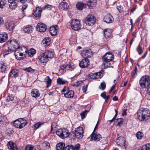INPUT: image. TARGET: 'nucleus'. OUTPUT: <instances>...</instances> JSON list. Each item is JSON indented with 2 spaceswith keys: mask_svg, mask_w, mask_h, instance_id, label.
Instances as JSON below:
<instances>
[{
  "mask_svg": "<svg viewBox=\"0 0 150 150\" xmlns=\"http://www.w3.org/2000/svg\"><path fill=\"white\" fill-rule=\"evenodd\" d=\"M139 84L143 88H147L148 94L150 95V76L145 75L142 76L139 80Z\"/></svg>",
  "mask_w": 150,
  "mask_h": 150,
  "instance_id": "obj_1",
  "label": "nucleus"
},
{
  "mask_svg": "<svg viewBox=\"0 0 150 150\" xmlns=\"http://www.w3.org/2000/svg\"><path fill=\"white\" fill-rule=\"evenodd\" d=\"M150 116V111L147 109H141L137 112V117L141 121L148 120Z\"/></svg>",
  "mask_w": 150,
  "mask_h": 150,
  "instance_id": "obj_2",
  "label": "nucleus"
},
{
  "mask_svg": "<svg viewBox=\"0 0 150 150\" xmlns=\"http://www.w3.org/2000/svg\"><path fill=\"white\" fill-rule=\"evenodd\" d=\"M53 52L50 50H47L40 55L38 59L41 62L46 63L53 57Z\"/></svg>",
  "mask_w": 150,
  "mask_h": 150,
  "instance_id": "obj_3",
  "label": "nucleus"
},
{
  "mask_svg": "<svg viewBox=\"0 0 150 150\" xmlns=\"http://www.w3.org/2000/svg\"><path fill=\"white\" fill-rule=\"evenodd\" d=\"M114 58V56L112 53L110 52H107L102 57V59L104 62L102 65V67L103 68H106L110 67V66L108 65V63L112 61Z\"/></svg>",
  "mask_w": 150,
  "mask_h": 150,
  "instance_id": "obj_4",
  "label": "nucleus"
},
{
  "mask_svg": "<svg viewBox=\"0 0 150 150\" xmlns=\"http://www.w3.org/2000/svg\"><path fill=\"white\" fill-rule=\"evenodd\" d=\"M27 48L24 47L22 46L16 49L15 51V55L16 58L18 60H21L23 55H25L27 53Z\"/></svg>",
  "mask_w": 150,
  "mask_h": 150,
  "instance_id": "obj_5",
  "label": "nucleus"
},
{
  "mask_svg": "<svg viewBox=\"0 0 150 150\" xmlns=\"http://www.w3.org/2000/svg\"><path fill=\"white\" fill-rule=\"evenodd\" d=\"M27 124L26 120L23 118H20L15 120L14 122L13 126L16 127L21 129Z\"/></svg>",
  "mask_w": 150,
  "mask_h": 150,
  "instance_id": "obj_6",
  "label": "nucleus"
},
{
  "mask_svg": "<svg viewBox=\"0 0 150 150\" xmlns=\"http://www.w3.org/2000/svg\"><path fill=\"white\" fill-rule=\"evenodd\" d=\"M96 20V18L93 15L89 14L86 17L85 22L87 25L92 26L95 23Z\"/></svg>",
  "mask_w": 150,
  "mask_h": 150,
  "instance_id": "obj_7",
  "label": "nucleus"
},
{
  "mask_svg": "<svg viewBox=\"0 0 150 150\" xmlns=\"http://www.w3.org/2000/svg\"><path fill=\"white\" fill-rule=\"evenodd\" d=\"M57 135L62 139L67 137L69 135L68 130L65 129H60L56 131Z\"/></svg>",
  "mask_w": 150,
  "mask_h": 150,
  "instance_id": "obj_8",
  "label": "nucleus"
},
{
  "mask_svg": "<svg viewBox=\"0 0 150 150\" xmlns=\"http://www.w3.org/2000/svg\"><path fill=\"white\" fill-rule=\"evenodd\" d=\"M83 130L82 127H79L76 129L74 132L73 133L77 138L81 139L83 136Z\"/></svg>",
  "mask_w": 150,
  "mask_h": 150,
  "instance_id": "obj_9",
  "label": "nucleus"
},
{
  "mask_svg": "<svg viewBox=\"0 0 150 150\" xmlns=\"http://www.w3.org/2000/svg\"><path fill=\"white\" fill-rule=\"evenodd\" d=\"M71 26L72 29L77 30L81 28V25L79 20L75 19L72 21L71 23Z\"/></svg>",
  "mask_w": 150,
  "mask_h": 150,
  "instance_id": "obj_10",
  "label": "nucleus"
},
{
  "mask_svg": "<svg viewBox=\"0 0 150 150\" xmlns=\"http://www.w3.org/2000/svg\"><path fill=\"white\" fill-rule=\"evenodd\" d=\"M81 54L84 58H90L92 55V52L90 49H85L81 51Z\"/></svg>",
  "mask_w": 150,
  "mask_h": 150,
  "instance_id": "obj_11",
  "label": "nucleus"
},
{
  "mask_svg": "<svg viewBox=\"0 0 150 150\" xmlns=\"http://www.w3.org/2000/svg\"><path fill=\"white\" fill-rule=\"evenodd\" d=\"M50 143L46 141H45L40 144L38 148L40 150H47L50 147Z\"/></svg>",
  "mask_w": 150,
  "mask_h": 150,
  "instance_id": "obj_12",
  "label": "nucleus"
},
{
  "mask_svg": "<svg viewBox=\"0 0 150 150\" xmlns=\"http://www.w3.org/2000/svg\"><path fill=\"white\" fill-rule=\"evenodd\" d=\"M63 92H65L64 93L65 97L67 98H71L73 97L74 95V93L72 90L67 89L66 90L65 88H64L62 90Z\"/></svg>",
  "mask_w": 150,
  "mask_h": 150,
  "instance_id": "obj_13",
  "label": "nucleus"
},
{
  "mask_svg": "<svg viewBox=\"0 0 150 150\" xmlns=\"http://www.w3.org/2000/svg\"><path fill=\"white\" fill-rule=\"evenodd\" d=\"M36 29L38 31L40 32H43L46 31L47 28L45 24L40 23L37 25Z\"/></svg>",
  "mask_w": 150,
  "mask_h": 150,
  "instance_id": "obj_14",
  "label": "nucleus"
},
{
  "mask_svg": "<svg viewBox=\"0 0 150 150\" xmlns=\"http://www.w3.org/2000/svg\"><path fill=\"white\" fill-rule=\"evenodd\" d=\"M14 22L10 20L8 21L5 24L6 29L10 31L12 30L14 28Z\"/></svg>",
  "mask_w": 150,
  "mask_h": 150,
  "instance_id": "obj_15",
  "label": "nucleus"
},
{
  "mask_svg": "<svg viewBox=\"0 0 150 150\" xmlns=\"http://www.w3.org/2000/svg\"><path fill=\"white\" fill-rule=\"evenodd\" d=\"M89 64V61L87 58H84L80 62L79 66L81 68H85L88 66Z\"/></svg>",
  "mask_w": 150,
  "mask_h": 150,
  "instance_id": "obj_16",
  "label": "nucleus"
},
{
  "mask_svg": "<svg viewBox=\"0 0 150 150\" xmlns=\"http://www.w3.org/2000/svg\"><path fill=\"white\" fill-rule=\"evenodd\" d=\"M8 44L12 47H13L16 49L21 47L19 46V43L18 41L15 40H12L10 41H9Z\"/></svg>",
  "mask_w": 150,
  "mask_h": 150,
  "instance_id": "obj_17",
  "label": "nucleus"
},
{
  "mask_svg": "<svg viewBox=\"0 0 150 150\" xmlns=\"http://www.w3.org/2000/svg\"><path fill=\"white\" fill-rule=\"evenodd\" d=\"M95 132H93L91 135V139L96 141H99L102 138L101 135L99 133Z\"/></svg>",
  "mask_w": 150,
  "mask_h": 150,
  "instance_id": "obj_18",
  "label": "nucleus"
},
{
  "mask_svg": "<svg viewBox=\"0 0 150 150\" xmlns=\"http://www.w3.org/2000/svg\"><path fill=\"white\" fill-rule=\"evenodd\" d=\"M43 8H42L39 7H36L35 9H34L33 11V14L35 17L38 18L40 17L41 13Z\"/></svg>",
  "mask_w": 150,
  "mask_h": 150,
  "instance_id": "obj_19",
  "label": "nucleus"
},
{
  "mask_svg": "<svg viewBox=\"0 0 150 150\" xmlns=\"http://www.w3.org/2000/svg\"><path fill=\"white\" fill-rule=\"evenodd\" d=\"M58 28L57 25L51 27L49 30L51 35L53 36L56 35L57 34Z\"/></svg>",
  "mask_w": 150,
  "mask_h": 150,
  "instance_id": "obj_20",
  "label": "nucleus"
},
{
  "mask_svg": "<svg viewBox=\"0 0 150 150\" xmlns=\"http://www.w3.org/2000/svg\"><path fill=\"white\" fill-rule=\"evenodd\" d=\"M116 142L118 145L122 147H125L126 145V141L125 138L122 137H119L116 140Z\"/></svg>",
  "mask_w": 150,
  "mask_h": 150,
  "instance_id": "obj_21",
  "label": "nucleus"
},
{
  "mask_svg": "<svg viewBox=\"0 0 150 150\" xmlns=\"http://www.w3.org/2000/svg\"><path fill=\"white\" fill-rule=\"evenodd\" d=\"M103 20L105 22L110 23L113 22V18L111 14H108L104 17Z\"/></svg>",
  "mask_w": 150,
  "mask_h": 150,
  "instance_id": "obj_22",
  "label": "nucleus"
},
{
  "mask_svg": "<svg viewBox=\"0 0 150 150\" xmlns=\"http://www.w3.org/2000/svg\"><path fill=\"white\" fill-rule=\"evenodd\" d=\"M69 8V5L66 2H61L59 5V8L61 10H67Z\"/></svg>",
  "mask_w": 150,
  "mask_h": 150,
  "instance_id": "obj_23",
  "label": "nucleus"
},
{
  "mask_svg": "<svg viewBox=\"0 0 150 150\" xmlns=\"http://www.w3.org/2000/svg\"><path fill=\"white\" fill-rule=\"evenodd\" d=\"M8 39V35L6 33L0 34V42H4L6 41Z\"/></svg>",
  "mask_w": 150,
  "mask_h": 150,
  "instance_id": "obj_24",
  "label": "nucleus"
},
{
  "mask_svg": "<svg viewBox=\"0 0 150 150\" xmlns=\"http://www.w3.org/2000/svg\"><path fill=\"white\" fill-rule=\"evenodd\" d=\"M7 145L8 148L9 149L13 150H18L16 144L10 141L8 142Z\"/></svg>",
  "mask_w": 150,
  "mask_h": 150,
  "instance_id": "obj_25",
  "label": "nucleus"
},
{
  "mask_svg": "<svg viewBox=\"0 0 150 150\" xmlns=\"http://www.w3.org/2000/svg\"><path fill=\"white\" fill-rule=\"evenodd\" d=\"M112 30L109 28L106 29L104 30V35L106 38L110 37L111 35Z\"/></svg>",
  "mask_w": 150,
  "mask_h": 150,
  "instance_id": "obj_26",
  "label": "nucleus"
},
{
  "mask_svg": "<svg viewBox=\"0 0 150 150\" xmlns=\"http://www.w3.org/2000/svg\"><path fill=\"white\" fill-rule=\"evenodd\" d=\"M76 6L78 9L82 10L83 9L85 8L86 7V5L85 3L80 2L76 4Z\"/></svg>",
  "mask_w": 150,
  "mask_h": 150,
  "instance_id": "obj_27",
  "label": "nucleus"
},
{
  "mask_svg": "<svg viewBox=\"0 0 150 150\" xmlns=\"http://www.w3.org/2000/svg\"><path fill=\"white\" fill-rule=\"evenodd\" d=\"M40 95L38 91L36 89H33L31 91V95L33 97L37 98L39 97Z\"/></svg>",
  "mask_w": 150,
  "mask_h": 150,
  "instance_id": "obj_28",
  "label": "nucleus"
},
{
  "mask_svg": "<svg viewBox=\"0 0 150 150\" xmlns=\"http://www.w3.org/2000/svg\"><path fill=\"white\" fill-rule=\"evenodd\" d=\"M18 71L17 70L14 69L10 72L9 76L12 77L16 78L18 75Z\"/></svg>",
  "mask_w": 150,
  "mask_h": 150,
  "instance_id": "obj_29",
  "label": "nucleus"
},
{
  "mask_svg": "<svg viewBox=\"0 0 150 150\" xmlns=\"http://www.w3.org/2000/svg\"><path fill=\"white\" fill-rule=\"evenodd\" d=\"M65 144L64 143H59L56 145V150H64Z\"/></svg>",
  "mask_w": 150,
  "mask_h": 150,
  "instance_id": "obj_30",
  "label": "nucleus"
},
{
  "mask_svg": "<svg viewBox=\"0 0 150 150\" xmlns=\"http://www.w3.org/2000/svg\"><path fill=\"white\" fill-rule=\"evenodd\" d=\"M57 84L59 85H63L67 81L62 78L59 77L57 79Z\"/></svg>",
  "mask_w": 150,
  "mask_h": 150,
  "instance_id": "obj_31",
  "label": "nucleus"
},
{
  "mask_svg": "<svg viewBox=\"0 0 150 150\" xmlns=\"http://www.w3.org/2000/svg\"><path fill=\"white\" fill-rule=\"evenodd\" d=\"M9 8L12 9H15L17 7V1L9 2Z\"/></svg>",
  "mask_w": 150,
  "mask_h": 150,
  "instance_id": "obj_32",
  "label": "nucleus"
},
{
  "mask_svg": "<svg viewBox=\"0 0 150 150\" xmlns=\"http://www.w3.org/2000/svg\"><path fill=\"white\" fill-rule=\"evenodd\" d=\"M44 81L47 84V88H48L50 86L52 82L51 79L50 78L49 76L46 77L44 79Z\"/></svg>",
  "mask_w": 150,
  "mask_h": 150,
  "instance_id": "obj_33",
  "label": "nucleus"
},
{
  "mask_svg": "<svg viewBox=\"0 0 150 150\" xmlns=\"http://www.w3.org/2000/svg\"><path fill=\"white\" fill-rule=\"evenodd\" d=\"M100 73H97L95 74L90 75L88 77L89 79H96L99 78V76H100Z\"/></svg>",
  "mask_w": 150,
  "mask_h": 150,
  "instance_id": "obj_34",
  "label": "nucleus"
},
{
  "mask_svg": "<svg viewBox=\"0 0 150 150\" xmlns=\"http://www.w3.org/2000/svg\"><path fill=\"white\" fill-rule=\"evenodd\" d=\"M33 28L32 26H28L24 28V31L27 33H31L33 30Z\"/></svg>",
  "mask_w": 150,
  "mask_h": 150,
  "instance_id": "obj_35",
  "label": "nucleus"
},
{
  "mask_svg": "<svg viewBox=\"0 0 150 150\" xmlns=\"http://www.w3.org/2000/svg\"><path fill=\"white\" fill-rule=\"evenodd\" d=\"M50 41L51 39L47 37L44 38L42 40V42L44 44H45L47 45H49Z\"/></svg>",
  "mask_w": 150,
  "mask_h": 150,
  "instance_id": "obj_36",
  "label": "nucleus"
},
{
  "mask_svg": "<svg viewBox=\"0 0 150 150\" xmlns=\"http://www.w3.org/2000/svg\"><path fill=\"white\" fill-rule=\"evenodd\" d=\"M144 136V134L142 132L139 131L136 134V137L138 139H141Z\"/></svg>",
  "mask_w": 150,
  "mask_h": 150,
  "instance_id": "obj_37",
  "label": "nucleus"
},
{
  "mask_svg": "<svg viewBox=\"0 0 150 150\" xmlns=\"http://www.w3.org/2000/svg\"><path fill=\"white\" fill-rule=\"evenodd\" d=\"M36 50L33 49H31L28 51V54L29 56L32 57L35 54Z\"/></svg>",
  "mask_w": 150,
  "mask_h": 150,
  "instance_id": "obj_38",
  "label": "nucleus"
},
{
  "mask_svg": "<svg viewBox=\"0 0 150 150\" xmlns=\"http://www.w3.org/2000/svg\"><path fill=\"white\" fill-rule=\"evenodd\" d=\"M6 69V67L4 63H0V72H3Z\"/></svg>",
  "mask_w": 150,
  "mask_h": 150,
  "instance_id": "obj_39",
  "label": "nucleus"
},
{
  "mask_svg": "<svg viewBox=\"0 0 150 150\" xmlns=\"http://www.w3.org/2000/svg\"><path fill=\"white\" fill-rule=\"evenodd\" d=\"M25 150H36V149L33 146L30 145H27L25 148Z\"/></svg>",
  "mask_w": 150,
  "mask_h": 150,
  "instance_id": "obj_40",
  "label": "nucleus"
},
{
  "mask_svg": "<svg viewBox=\"0 0 150 150\" xmlns=\"http://www.w3.org/2000/svg\"><path fill=\"white\" fill-rule=\"evenodd\" d=\"M137 50L139 54H142L143 52V50L140 44L137 47Z\"/></svg>",
  "mask_w": 150,
  "mask_h": 150,
  "instance_id": "obj_41",
  "label": "nucleus"
},
{
  "mask_svg": "<svg viewBox=\"0 0 150 150\" xmlns=\"http://www.w3.org/2000/svg\"><path fill=\"white\" fill-rule=\"evenodd\" d=\"M43 123L41 122H39L36 123L34 125V129L36 130L39 128L41 125L43 124Z\"/></svg>",
  "mask_w": 150,
  "mask_h": 150,
  "instance_id": "obj_42",
  "label": "nucleus"
},
{
  "mask_svg": "<svg viewBox=\"0 0 150 150\" xmlns=\"http://www.w3.org/2000/svg\"><path fill=\"white\" fill-rule=\"evenodd\" d=\"M13 51V50L8 47L7 49L5 50L4 54V55H6L11 53Z\"/></svg>",
  "mask_w": 150,
  "mask_h": 150,
  "instance_id": "obj_43",
  "label": "nucleus"
},
{
  "mask_svg": "<svg viewBox=\"0 0 150 150\" xmlns=\"http://www.w3.org/2000/svg\"><path fill=\"white\" fill-rule=\"evenodd\" d=\"M88 112V111L86 110L81 113L80 115L82 119H83L85 118V116L86 115Z\"/></svg>",
  "mask_w": 150,
  "mask_h": 150,
  "instance_id": "obj_44",
  "label": "nucleus"
},
{
  "mask_svg": "<svg viewBox=\"0 0 150 150\" xmlns=\"http://www.w3.org/2000/svg\"><path fill=\"white\" fill-rule=\"evenodd\" d=\"M64 150H74V146L71 145H68L64 148Z\"/></svg>",
  "mask_w": 150,
  "mask_h": 150,
  "instance_id": "obj_45",
  "label": "nucleus"
},
{
  "mask_svg": "<svg viewBox=\"0 0 150 150\" xmlns=\"http://www.w3.org/2000/svg\"><path fill=\"white\" fill-rule=\"evenodd\" d=\"M25 71L28 72H33L35 71V70L32 69L31 67H30L28 68H25L23 69Z\"/></svg>",
  "mask_w": 150,
  "mask_h": 150,
  "instance_id": "obj_46",
  "label": "nucleus"
},
{
  "mask_svg": "<svg viewBox=\"0 0 150 150\" xmlns=\"http://www.w3.org/2000/svg\"><path fill=\"white\" fill-rule=\"evenodd\" d=\"M94 3L95 4V5H96V4H95V1H94V0H93V1L89 0L88 1V6L89 7H92L93 6V5H94V4H93Z\"/></svg>",
  "mask_w": 150,
  "mask_h": 150,
  "instance_id": "obj_47",
  "label": "nucleus"
},
{
  "mask_svg": "<svg viewBox=\"0 0 150 150\" xmlns=\"http://www.w3.org/2000/svg\"><path fill=\"white\" fill-rule=\"evenodd\" d=\"M141 150H150V149L148 144H147L143 146Z\"/></svg>",
  "mask_w": 150,
  "mask_h": 150,
  "instance_id": "obj_48",
  "label": "nucleus"
},
{
  "mask_svg": "<svg viewBox=\"0 0 150 150\" xmlns=\"http://www.w3.org/2000/svg\"><path fill=\"white\" fill-rule=\"evenodd\" d=\"M106 88V84L105 82H103L101 83L100 86L99 87V88L101 90H104Z\"/></svg>",
  "mask_w": 150,
  "mask_h": 150,
  "instance_id": "obj_49",
  "label": "nucleus"
},
{
  "mask_svg": "<svg viewBox=\"0 0 150 150\" xmlns=\"http://www.w3.org/2000/svg\"><path fill=\"white\" fill-rule=\"evenodd\" d=\"M117 125L120 126L122 125L123 123V119L122 118L118 119L117 120Z\"/></svg>",
  "mask_w": 150,
  "mask_h": 150,
  "instance_id": "obj_50",
  "label": "nucleus"
},
{
  "mask_svg": "<svg viewBox=\"0 0 150 150\" xmlns=\"http://www.w3.org/2000/svg\"><path fill=\"white\" fill-rule=\"evenodd\" d=\"M64 68H65L66 70H71L72 69V66L70 64H68L67 65H64L63 66Z\"/></svg>",
  "mask_w": 150,
  "mask_h": 150,
  "instance_id": "obj_51",
  "label": "nucleus"
},
{
  "mask_svg": "<svg viewBox=\"0 0 150 150\" xmlns=\"http://www.w3.org/2000/svg\"><path fill=\"white\" fill-rule=\"evenodd\" d=\"M6 1L5 0H1L0 1V8H2L6 4Z\"/></svg>",
  "mask_w": 150,
  "mask_h": 150,
  "instance_id": "obj_52",
  "label": "nucleus"
},
{
  "mask_svg": "<svg viewBox=\"0 0 150 150\" xmlns=\"http://www.w3.org/2000/svg\"><path fill=\"white\" fill-rule=\"evenodd\" d=\"M137 69V67H136L135 68L134 70V71L132 72V76L134 78V77L135 76V75L136 74Z\"/></svg>",
  "mask_w": 150,
  "mask_h": 150,
  "instance_id": "obj_53",
  "label": "nucleus"
},
{
  "mask_svg": "<svg viewBox=\"0 0 150 150\" xmlns=\"http://www.w3.org/2000/svg\"><path fill=\"white\" fill-rule=\"evenodd\" d=\"M51 7L52 6L51 5L49 4H47L42 9L50 10L51 9Z\"/></svg>",
  "mask_w": 150,
  "mask_h": 150,
  "instance_id": "obj_54",
  "label": "nucleus"
},
{
  "mask_svg": "<svg viewBox=\"0 0 150 150\" xmlns=\"http://www.w3.org/2000/svg\"><path fill=\"white\" fill-rule=\"evenodd\" d=\"M14 100L13 97L12 96H9L7 98L6 100L8 101H12Z\"/></svg>",
  "mask_w": 150,
  "mask_h": 150,
  "instance_id": "obj_55",
  "label": "nucleus"
},
{
  "mask_svg": "<svg viewBox=\"0 0 150 150\" xmlns=\"http://www.w3.org/2000/svg\"><path fill=\"white\" fill-rule=\"evenodd\" d=\"M117 8L118 10L120 12H121L122 10L123 7L120 5L119 6H117Z\"/></svg>",
  "mask_w": 150,
  "mask_h": 150,
  "instance_id": "obj_56",
  "label": "nucleus"
},
{
  "mask_svg": "<svg viewBox=\"0 0 150 150\" xmlns=\"http://www.w3.org/2000/svg\"><path fill=\"white\" fill-rule=\"evenodd\" d=\"M4 117L2 116H0V125L3 123L4 121Z\"/></svg>",
  "mask_w": 150,
  "mask_h": 150,
  "instance_id": "obj_57",
  "label": "nucleus"
},
{
  "mask_svg": "<svg viewBox=\"0 0 150 150\" xmlns=\"http://www.w3.org/2000/svg\"><path fill=\"white\" fill-rule=\"evenodd\" d=\"M80 144H76L74 147V150H79L80 148Z\"/></svg>",
  "mask_w": 150,
  "mask_h": 150,
  "instance_id": "obj_58",
  "label": "nucleus"
},
{
  "mask_svg": "<svg viewBox=\"0 0 150 150\" xmlns=\"http://www.w3.org/2000/svg\"><path fill=\"white\" fill-rule=\"evenodd\" d=\"M82 83V82L81 81H77L76 82V83L74 84V86L77 87L79 86Z\"/></svg>",
  "mask_w": 150,
  "mask_h": 150,
  "instance_id": "obj_59",
  "label": "nucleus"
},
{
  "mask_svg": "<svg viewBox=\"0 0 150 150\" xmlns=\"http://www.w3.org/2000/svg\"><path fill=\"white\" fill-rule=\"evenodd\" d=\"M101 96L104 99H106V92H103L101 94Z\"/></svg>",
  "mask_w": 150,
  "mask_h": 150,
  "instance_id": "obj_60",
  "label": "nucleus"
},
{
  "mask_svg": "<svg viewBox=\"0 0 150 150\" xmlns=\"http://www.w3.org/2000/svg\"><path fill=\"white\" fill-rule=\"evenodd\" d=\"M28 6L27 4H25L23 5L22 7V10L23 12L24 11V10Z\"/></svg>",
  "mask_w": 150,
  "mask_h": 150,
  "instance_id": "obj_61",
  "label": "nucleus"
},
{
  "mask_svg": "<svg viewBox=\"0 0 150 150\" xmlns=\"http://www.w3.org/2000/svg\"><path fill=\"white\" fill-rule=\"evenodd\" d=\"M57 124L55 122H53L51 125V130H52L53 128H56Z\"/></svg>",
  "mask_w": 150,
  "mask_h": 150,
  "instance_id": "obj_62",
  "label": "nucleus"
},
{
  "mask_svg": "<svg viewBox=\"0 0 150 150\" xmlns=\"http://www.w3.org/2000/svg\"><path fill=\"white\" fill-rule=\"evenodd\" d=\"M115 84L114 85H113L111 88L110 89V93H111L112 91L114 90V89L115 88Z\"/></svg>",
  "mask_w": 150,
  "mask_h": 150,
  "instance_id": "obj_63",
  "label": "nucleus"
},
{
  "mask_svg": "<svg viewBox=\"0 0 150 150\" xmlns=\"http://www.w3.org/2000/svg\"><path fill=\"white\" fill-rule=\"evenodd\" d=\"M87 88V86H84L83 88V92H85L86 91V89Z\"/></svg>",
  "mask_w": 150,
  "mask_h": 150,
  "instance_id": "obj_64",
  "label": "nucleus"
}]
</instances>
